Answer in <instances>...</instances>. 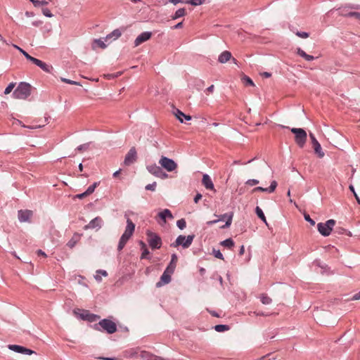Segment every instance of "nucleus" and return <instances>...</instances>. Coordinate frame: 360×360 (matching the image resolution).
<instances>
[{
	"label": "nucleus",
	"mask_w": 360,
	"mask_h": 360,
	"mask_svg": "<svg viewBox=\"0 0 360 360\" xmlns=\"http://www.w3.org/2000/svg\"><path fill=\"white\" fill-rule=\"evenodd\" d=\"M291 132L293 133L295 136V141L296 143L300 147L302 148L307 141V133L306 131L301 128H292Z\"/></svg>",
	"instance_id": "7ed1b4c3"
},
{
	"label": "nucleus",
	"mask_w": 360,
	"mask_h": 360,
	"mask_svg": "<svg viewBox=\"0 0 360 360\" xmlns=\"http://www.w3.org/2000/svg\"><path fill=\"white\" fill-rule=\"evenodd\" d=\"M205 0H188L186 4H191L193 6H200L205 3Z\"/></svg>",
	"instance_id": "37998d69"
},
{
	"label": "nucleus",
	"mask_w": 360,
	"mask_h": 360,
	"mask_svg": "<svg viewBox=\"0 0 360 360\" xmlns=\"http://www.w3.org/2000/svg\"><path fill=\"white\" fill-rule=\"evenodd\" d=\"M131 356L141 360H150L152 354L146 351H141L136 348L131 349Z\"/></svg>",
	"instance_id": "1a4fd4ad"
},
{
	"label": "nucleus",
	"mask_w": 360,
	"mask_h": 360,
	"mask_svg": "<svg viewBox=\"0 0 360 360\" xmlns=\"http://www.w3.org/2000/svg\"><path fill=\"white\" fill-rule=\"evenodd\" d=\"M137 159V153L136 150V148L134 147H132L130 148L129 152L125 156L124 163L126 165H130L133 164L134 162H136Z\"/></svg>",
	"instance_id": "9b49d317"
},
{
	"label": "nucleus",
	"mask_w": 360,
	"mask_h": 360,
	"mask_svg": "<svg viewBox=\"0 0 360 360\" xmlns=\"http://www.w3.org/2000/svg\"><path fill=\"white\" fill-rule=\"evenodd\" d=\"M221 245L226 248H231L234 245V242L231 238H229L221 242Z\"/></svg>",
	"instance_id": "f704fd0d"
},
{
	"label": "nucleus",
	"mask_w": 360,
	"mask_h": 360,
	"mask_svg": "<svg viewBox=\"0 0 360 360\" xmlns=\"http://www.w3.org/2000/svg\"><path fill=\"white\" fill-rule=\"evenodd\" d=\"M177 259V256L175 254H173L172 255L171 262L165 270H167V271H169V273H174L176 265Z\"/></svg>",
	"instance_id": "c85d7f7f"
},
{
	"label": "nucleus",
	"mask_w": 360,
	"mask_h": 360,
	"mask_svg": "<svg viewBox=\"0 0 360 360\" xmlns=\"http://www.w3.org/2000/svg\"><path fill=\"white\" fill-rule=\"evenodd\" d=\"M245 252V248H244V245H242L240 247V251H239V255H243Z\"/></svg>",
	"instance_id": "338daca9"
},
{
	"label": "nucleus",
	"mask_w": 360,
	"mask_h": 360,
	"mask_svg": "<svg viewBox=\"0 0 360 360\" xmlns=\"http://www.w3.org/2000/svg\"><path fill=\"white\" fill-rule=\"evenodd\" d=\"M255 212L258 217L261 219L266 225H268L266 217L262 209L259 207H257Z\"/></svg>",
	"instance_id": "473e14b6"
},
{
	"label": "nucleus",
	"mask_w": 360,
	"mask_h": 360,
	"mask_svg": "<svg viewBox=\"0 0 360 360\" xmlns=\"http://www.w3.org/2000/svg\"><path fill=\"white\" fill-rule=\"evenodd\" d=\"M13 47L15 48L16 49H18L21 53L23 54V56L28 60H31L32 58H33L32 56H31L30 55H29L25 51H24L23 49H22L20 47L18 46L17 45H13Z\"/></svg>",
	"instance_id": "4c0bfd02"
},
{
	"label": "nucleus",
	"mask_w": 360,
	"mask_h": 360,
	"mask_svg": "<svg viewBox=\"0 0 360 360\" xmlns=\"http://www.w3.org/2000/svg\"><path fill=\"white\" fill-rule=\"evenodd\" d=\"M214 89V86L211 85L205 89V92L207 95H209L210 94L213 92Z\"/></svg>",
	"instance_id": "6e6d98bb"
},
{
	"label": "nucleus",
	"mask_w": 360,
	"mask_h": 360,
	"mask_svg": "<svg viewBox=\"0 0 360 360\" xmlns=\"http://www.w3.org/2000/svg\"><path fill=\"white\" fill-rule=\"evenodd\" d=\"M233 217V212L226 213V214L220 215L219 219V221L226 219V224L221 226V229L228 228L231 226V224L232 223Z\"/></svg>",
	"instance_id": "a211bd4d"
},
{
	"label": "nucleus",
	"mask_w": 360,
	"mask_h": 360,
	"mask_svg": "<svg viewBox=\"0 0 360 360\" xmlns=\"http://www.w3.org/2000/svg\"><path fill=\"white\" fill-rule=\"evenodd\" d=\"M102 222V219L99 217H97L92 219L87 225L84 226V229L87 230L89 229L101 228Z\"/></svg>",
	"instance_id": "f3484780"
},
{
	"label": "nucleus",
	"mask_w": 360,
	"mask_h": 360,
	"mask_svg": "<svg viewBox=\"0 0 360 360\" xmlns=\"http://www.w3.org/2000/svg\"><path fill=\"white\" fill-rule=\"evenodd\" d=\"M42 13H43V14H44L45 16H46V17H48V18H51V17H53V14L51 13V12L50 11V10H49V9H48V8H44V9L42 10Z\"/></svg>",
	"instance_id": "603ef678"
},
{
	"label": "nucleus",
	"mask_w": 360,
	"mask_h": 360,
	"mask_svg": "<svg viewBox=\"0 0 360 360\" xmlns=\"http://www.w3.org/2000/svg\"><path fill=\"white\" fill-rule=\"evenodd\" d=\"M89 147V144L88 143H86V144H83V145H80L79 146H78L76 150L81 152L84 150H86Z\"/></svg>",
	"instance_id": "5fc2aeb1"
},
{
	"label": "nucleus",
	"mask_w": 360,
	"mask_h": 360,
	"mask_svg": "<svg viewBox=\"0 0 360 360\" xmlns=\"http://www.w3.org/2000/svg\"><path fill=\"white\" fill-rule=\"evenodd\" d=\"M61 80L63 82H65L67 84H75V85H80L79 83L75 82V81H72V80H70V79H66V78H61Z\"/></svg>",
	"instance_id": "8fccbe9b"
},
{
	"label": "nucleus",
	"mask_w": 360,
	"mask_h": 360,
	"mask_svg": "<svg viewBox=\"0 0 360 360\" xmlns=\"http://www.w3.org/2000/svg\"><path fill=\"white\" fill-rule=\"evenodd\" d=\"M150 360H163V359L160 356H158L152 354V356L150 357Z\"/></svg>",
	"instance_id": "e2e57ef3"
},
{
	"label": "nucleus",
	"mask_w": 360,
	"mask_h": 360,
	"mask_svg": "<svg viewBox=\"0 0 360 360\" xmlns=\"http://www.w3.org/2000/svg\"><path fill=\"white\" fill-rule=\"evenodd\" d=\"M94 278L95 279L98 281V282H101L102 278H101V276H100V274H98V271H96V275L94 276Z\"/></svg>",
	"instance_id": "680f3d73"
},
{
	"label": "nucleus",
	"mask_w": 360,
	"mask_h": 360,
	"mask_svg": "<svg viewBox=\"0 0 360 360\" xmlns=\"http://www.w3.org/2000/svg\"><path fill=\"white\" fill-rule=\"evenodd\" d=\"M148 242L153 249H159L162 245L161 238L155 233L147 231Z\"/></svg>",
	"instance_id": "0eeeda50"
},
{
	"label": "nucleus",
	"mask_w": 360,
	"mask_h": 360,
	"mask_svg": "<svg viewBox=\"0 0 360 360\" xmlns=\"http://www.w3.org/2000/svg\"><path fill=\"white\" fill-rule=\"evenodd\" d=\"M81 236V234L77 233H75L72 238L67 243V245L70 248H74L75 245L77 243V242L80 240Z\"/></svg>",
	"instance_id": "7c9ffc66"
},
{
	"label": "nucleus",
	"mask_w": 360,
	"mask_h": 360,
	"mask_svg": "<svg viewBox=\"0 0 360 360\" xmlns=\"http://www.w3.org/2000/svg\"><path fill=\"white\" fill-rule=\"evenodd\" d=\"M32 216V212L30 210H20L18 212V219L21 222L28 221Z\"/></svg>",
	"instance_id": "6ab92c4d"
},
{
	"label": "nucleus",
	"mask_w": 360,
	"mask_h": 360,
	"mask_svg": "<svg viewBox=\"0 0 360 360\" xmlns=\"http://www.w3.org/2000/svg\"><path fill=\"white\" fill-rule=\"evenodd\" d=\"M140 244L141 245V248L143 249V252H142V255H141V259L146 258V256L149 254V251L147 249L146 245V244L143 242L141 241Z\"/></svg>",
	"instance_id": "58836bf2"
},
{
	"label": "nucleus",
	"mask_w": 360,
	"mask_h": 360,
	"mask_svg": "<svg viewBox=\"0 0 360 360\" xmlns=\"http://www.w3.org/2000/svg\"><path fill=\"white\" fill-rule=\"evenodd\" d=\"M8 347L9 349L14 351L15 352H18V353H21V354H27V355H31V354H35L34 351L27 349V348L24 347L20 345H9L8 346Z\"/></svg>",
	"instance_id": "f8f14e48"
},
{
	"label": "nucleus",
	"mask_w": 360,
	"mask_h": 360,
	"mask_svg": "<svg viewBox=\"0 0 360 360\" xmlns=\"http://www.w3.org/2000/svg\"><path fill=\"white\" fill-rule=\"evenodd\" d=\"M37 254L39 255V256H42L44 257H46V254L43 252L41 250H38L37 251Z\"/></svg>",
	"instance_id": "052dcab7"
},
{
	"label": "nucleus",
	"mask_w": 360,
	"mask_h": 360,
	"mask_svg": "<svg viewBox=\"0 0 360 360\" xmlns=\"http://www.w3.org/2000/svg\"><path fill=\"white\" fill-rule=\"evenodd\" d=\"M296 35L303 39L308 38L309 36V33L306 32H297Z\"/></svg>",
	"instance_id": "de8ad7c7"
},
{
	"label": "nucleus",
	"mask_w": 360,
	"mask_h": 360,
	"mask_svg": "<svg viewBox=\"0 0 360 360\" xmlns=\"http://www.w3.org/2000/svg\"><path fill=\"white\" fill-rule=\"evenodd\" d=\"M105 39H94L93 43H92V49H96V48L98 47H100L101 49H105L107 47V45L105 44Z\"/></svg>",
	"instance_id": "c756f323"
},
{
	"label": "nucleus",
	"mask_w": 360,
	"mask_h": 360,
	"mask_svg": "<svg viewBox=\"0 0 360 360\" xmlns=\"http://www.w3.org/2000/svg\"><path fill=\"white\" fill-rule=\"evenodd\" d=\"M127 224L124 233L131 236L135 229V224L129 218L127 219Z\"/></svg>",
	"instance_id": "bb28decb"
},
{
	"label": "nucleus",
	"mask_w": 360,
	"mask_h": 360,
	"mask_svg": "<svg viewBox=\"0 0 360 360\" xmlns=\"http://www.w3.org/2000/svg\"><path fill=\"white\" fill-rule=\"evenodd\" d=\"M262 76H264V77L268 78V77H270L271 75V73H269V72H263V73L262 74Z\"/></svg>",
	"instance_id": "774afa93"
},
{
	"label": "nucleus",
	"mask_w": 360,
	"mask_h": 360,
	"mask_svg": "<svg viewBox=\"0 0 360 360\" xmlns=\"http://www.w3.org/2000/svg\"><path fill=\"white\" fill-rule=\"evenodd\" d=\"M176 225L180 229H184L186 226V222L184 219H181L177 221Z\"/></svg>",
	"instance_id": "a18cd8bd"
},
{
	"label": "nucleus",
	"mask_w": 360,
	"mask_h": 360,
	"mask_svg": "<svg viewBox=\"0 0 360 360\" xmlns=\"http://www.w3.org/2000/svg\"><path fill=\"white\" fill-rule=\"evenodd\" d=\"M174 115L181 123H186L192 120V117L189 114H174Z\"/></svg>",
	"instance_id": "cd10ccee"
},
{
	"label": "nucleus",
	"mask_w": 360,
	"mask_h": 360,
	"mask_svg": "<svg viewBox=\"0 0 360 360\" xmlns=\"http://www.w3.org/2000/svg\"><path fill=\"white\" fill-rule=\"evenodd\" d=\"M48 2L46 1H39L37 0L36 2H34V6L35 7H39L41 6L47 5Z\"/></svg>",
	"instance_id": "3c124183"
},
{
	"label": "nucleus",
	"mask_w": 360,
	"mask_h": 360,
	"mask_svg": "<svg viewBox=\"0 0 360 360\" xmlns=\"http://www.w3.org/2000/svg\"><path fill=\"white\" fill-rule=\"evenodd\" d=\"M202 198V195L200 193H197V195L194 198V202L198 203L200 200Z\"/></svg>",
	"instance_id": "bf43d9fd"
},
{
	"label": "nucleus",
	"mask_w": 360,
	"mask_h": 360,
	"mask_svg": "<svg viewBox=\"0 0 360 360\" xmlns=\"http://www.w3.org/2000/svg\"><path fill=\"white\" fill-rule=\"evenodd\" d=\"M158 217L162 220L163 223H166V219L169 218L172 219L174 218L171 211L168 209H165L158 214Z\"/></svg>",
	"instance_id": "5701e85b"
},
{
	"label": "nucleus",
	"mask_w": 360,
	"mask_h": 360,
	"mask_svg": "<svg viewBox=\"0 0 360 360\" xmlns=\"http://www.w3.org/2000/svg\"><path fill=\"white\" fill-rule=\"evenodd\" d=\"M32 91V86L27 82H20L13 91V96L16 99L25 100L27 98Z\"/></svg>",
	"instance_id": "f257e3e1"
},
{
	"label": "nucleus",
	"mask_w": 360,
	"mask_h": 360,
	"mask_svg": "<svg viewBox=\"0 0 360 360\" xmlns=\"http://www.w3.org/2000/svg\"><path fill=\"white\" fill-rule=\"evenodd\" d=\"M131 238V236L127 235L126 233H123L120 239L119 244L117 246V250L119 251H121L124 247L125 246L126 243H127L128 240Z\"/></svg>",
	"instance_id": "a878e982"
},
{
	"label": "nucleus",
	"mask_w": 360,
	"mask_h": 360,
	"mask_svg": "<svg viewBox=\"0 0 360 360\" xmlns=\"http://www.w3.org/2000/svg\"><path fill=\"white\" fill-rule=\"evenodd\" d=\"M89 195L87 194V193L85 191L82 193H80V194H77L75 198H79V199H82V198H86V196H88Z\"/></svg>",
	"instance_id": "13d9d810"
},
{
	"label": "nucleus",
	"mask_w": 360,
	"mask_h": 360,
	"mask_svg": "<svg viewBox=\"0 0 360 360\" xmlns=\"http://www.w3.org/2000/svg\"><path fill=\"white\" fill-rule=\"evenodd\" d=\"M194 236H179L176 239V241L172 244V246L176 248L179 245H182L184 248H188L192 243Z\"/></svg>",
	"instance_id": "423d86ee"
},
{
	"label": "nucleus",
	"mask_w": 360,
	"mask_h": 360,
	"mask_svg": "<svg viewBox=\"0 0 360 360\" xmlns=\"http://www.w3.org/2000/svg\"><path fill=\"white\" fill-rule=\"evenodd\" d=\"M335 224V220L329 219L326 223H319L317 225V228L321 235L324 236H328L330 235Z\"/></svg>",
	"instance_id": "39448f33"
},
{
	"label": "nucleus",
	"mask_w": 360,
	"mask_h": 360,
	"mask_svg": "<svg viewBox=\"0 0 360 360\" xmlns=\"http://www.w3.org/2000/svg\"><path fill=\"white\" fill-rule=\"evenodd\" d=\"M260 300L264 304H269L271 302V299L264 294L261 295Z\"/></svg>",
	"instance_id": "e433bc0d"
},
{
	"label": "nucleus",
	"mask_w": 360,
	"mask_h": 360,
	"mask_svg": "<svg viewBox=\"0 0 360 360\" xmlns=\"http://www.w3.org/2000/svg\"><path fill=\"white\" fill-rule=\"evenodd\" d=\"M231 53L228 51H223L218 58V61L221 63H225L231 59Z\"/></svg>",
	"instance_id": "393cba45"
},
{
	"label": "nucleus",
	"mask_w": 360,
	"mask_h": 360,
	"mask_svg": "<svg viewBox=\"0 0 360 360\" xmlns=\"http://www.w3.org/2000/svg\"><path fill=\"white\" fill-rule=\"evenodd\" d=\"M347 17L354 18L358 20H360V13L358 12H349L346 15Z\"/></svg>",
	"instance_id": "c03bdc74"
},
{
	"label": "nucleus",
	"mask_w": 360,
	"mask_h": 360,
	"mask_svg": "<svg viewBox=\"0 0 360 360\" xmlns=\"http://www.w3.org/2000/svg\"><path fill=\"white\" fill-rule=\"evenodd\" d=\"M309 136L311 139V143L315 153L318 155L319 158H323L324 156V153L321 150V146L320 143L316 140L313 134L310 133Z\"/></svg>",
	"instance_id": "ddd939ff"
},
{
	"label": "nucleus",
	"mask_w": 360,
	"mask_h": 360,
	"mask_svg": "<svg viewBox=\"0 0 360 360\" xmlns=\"http://www.w3.org/2000/svg\"><path fill=\"white\" fill-rule=\"evenodd\" d=\"M99 182H95L93 185L90 186L86 191L87 194L89 195L93 193L96 189V188L98 186Z\"/></svg>",
	"instance_id": "79ce46f5"
},
{
	"label": "nucleus",
	"mask_w": 360,
	"mask_h": 360,
	"mask_svg": "<svg viewBox=\"0 0 360 360\" xmlns=\"http://www.w3.org/2000/svg\"><path fill=\"white\" fill-rule=\"evenodd\" d=\"M173 273H169L167 270H165L160 277V281L157 283V286L160 287L162 284H167L171 281V275Z\"/></svg>",
	"instance_id": "412c9836"
},
{
	"label": "nucleus",
	"mask_w": 360,
	"mask_h": 360,
	"mask_svg": "<svg viewBox=\"0 0 360 360\" xmlns=\"http://www.w3.org/2000/svg\"><path fill=\"white\" fill-rule=\"evenodd\" d=\"M147 170L153 175L160 179H167L168 175L164 172L162 168L155 164L150 165L146 167Z\"/></svg>",
	"instance_id": "6e6552de"
},
{
	"label": "nucleus",
	"mask_w": 360,
	"mask_h": 360,
	"mask_svg": "<svg viewBox=\"0 0 360 360\" xmlns=\"http://www.w3.org/2000/svg\"><path fill=\"white\" fill-rule=\"evenodd\" d=\"M159 164L161 167L165 169L168 172H172L176 170L178 165L172 159L165 156H162L159 160Z\"/></svg>",
	"instance_id": "20e7f679"
},
{
	"label": "nucleus",
	"mask_w": 360,
	"mask_h": 360,
	"mask_svg": "<svg viewBox=\"0 0 360 360\" xmlns=\"http://www.w3.org/2000/svg\"><path fill=\"white\" fill-rule=\"evenodd\" d=\"M214 329L217 332H224L228 330L229 327L227 325H217L215 326Z\"/></svg>",
	"instance_id": "ea45409f"
},
{
	"label": "nucleus",
	"mask_w": 360,
	"mask_h": 360,
	"mask_svg": "<svg viewBox=\"0 0 360 360\" xmlns=\"http://www.w3.org/2000/svg\"><path fill=\"white\" fill-rule=\"evenodd\" d=\"M30 62L40 68L45 72L51 73L53 70V68L51 65L47 64L36 58L33 57Z\"/></svg>",
	"instance_id": "9d476101"
},
{
	"label": "nucleus",
	"mask_w": 360,
	"mask_h": 360,
	"mask_svg": "<svg viewBox=\"0 0 360 360\" xmlns=\"http://www.w3.org/2000/svg\"><path fill=\"white\" fill-rule=\"evenodd\" d=\"M97 271H98V274H100L105 277L108 276V273L105 270H98Z\"/></svg>",
	"instance_id": "69168bd1"
},
{
	"label": "nucleus",
	"mask_w": 360,
	"mask_h": 360,
	"mask_svg": "<svg viewBox=\"0 0 360 360\" xmlns=\"http://www.w3.org/2000/svg\"><path fill=\"white\" fill-rule=\"evenodd\" d=\"M202 184L207 189L215 191L212 181L208 174L202 176Z\"/></svg>",
	"instance_id": "aec40b11"
},
{
	"label": "nucleus",
	"mask_w": 360,
	"mask_h": 360,
	"mask_svg": "<svg viewBox=\"0 0 360 360\" xmlns=\"http://www.w3.org/2000/svg\"><path fill=\"white\" fill-rule=\"evenodd\" d=\"M39 116L35 118L32 122V127L34 128L44 127L48 121L49 117L46 116V114H39Z\"/></svg>",
	"instance_id": "4468645a"
},
{
	"label": "nucleus",
	"mask_w": 360,
	"mask_h": 360,
	"mask_svg": "<svg viewBox=\"0 0 360 360\" xmlns=\"http://www.w3.org/2000/svg\"><path fill=\"white\" fill-rule=\"evenodd\" d=\"M185 14H186L185 8H179L175 12L174 15L172 17V20H176L179 18L184 16Z\"/></svg>",
	"instance_id": "72a5a7b5"
},
{
	"label": "nucleus",
	"mask_w": 360,
	"mask_h": 360,
	"mask_svg": "<svg viewBox=\"0 0 360 360\" xmlns=\"http://www.w3.org/2000/svg\"><path fill=\"white\" fill-rule=\"evenodd\" d=\"M101 328L110 334L117 331L116 324L113 321L106 319L100 321L97 324L94 325V328L97 330H101Z\"/></svg>",
	"instance_id": "f03ea898"
},
{
	"label": "nucleus",
	"mask_w": 360,
	"mask_h": 360,
	"mask_svg": "<svg viewBox=\"0 0 360 360\" xmlns=\"http://www.w3.org/2000/svg\"><path fill=\"white\" fill-rule=\"evenodd\" d=\"M213 255L215 257L218 258V259H224V257H223V255L221 254V252H220V250H215L214 249L213 250Z\"/></svg>",
	"instance_id": "49530a36"
},
{
	"label": "nucleus",
	"mask_w": 360,
	"mask_h": 360,
	"mask_svg": "<svg viewBox=\"0 0 360 360\" xmlns=\"http://www.w3.org/2000/svg\"><path fill=\"white\" fill-rule=\"evenodd\" d=\"M241 79L245 85L255 86L253 81L246 75H243Z\"/></svg>",
	"instance_id": "c9c22d12"
},
{
	"label": "nucleus",
	"mask_w": 360,
	"mask_h": 360,
	"mask_svg": "<svg viewBox=\"0 0 360 360\" xmlns=\"http://www.w3.org/2000/svg\"><path fill=\"white\" fill-rule=\"evenodd\" d=\"M15 83L14 82H11L10 83L7 87L4 90V94L7 95V94H9L13 90V89L15 88Z\"/></svg>",
	"instance_id": "a19ab883"
},
{
	"label": "nucleus",
	"mask_w": 360,
	"mask_h": 360,
	"mask_svg": "<svg viewBox=\"0 0 360 360\" xmlns=\"http://www.w3.org/2000/svg\"><path fill=\"white\" fill-rule=\"evenodd\" d=\"M152 33L150 32H144L140 34L134 41V46H138L142 43L150 39Z\"/></svg>",
	"instance_id": "2eb2a0df"
},
{
	"label": "nucleus",
	"mask_w": 360,
	"mask_h": 360,
	"mask_svg": "<svg viewBox=\"0 0 360 360\" xmlns=\"http://www.w3.org/2000/svg\"><path fill=\"white\" fill-rule=\"evenodd\" d=\"M156 188V182H153V184H150L146 186V189L148 191H155Z\"/></svg>",
	"instance_id": "09e8293b"
},
{
	"label": "nucleus",
	"mask_w": 360,
	"mask_h": 360,
	"mask_svg": "<svg viewBox=\"0 0 360 360\" xmlns=\"http://www.w3.org/2000/svg\"><path fill=\"white\" fill-rule=\"evenodd\" d=\"M277 186V182L276 181H273L271 183V185L269 188H263V187H256L253 189V191L255 192V191H266V192H269V193H273L276 188Z\"/></svg>",
	"instance_id": "4be33fe9"
},
{
	"label": "nucleus",
	"mask_w": 360,
	"mask_h": 360,
	"mask_svg": "<svg viewBox=\"0 0 360 360\" xmlns=\"http://www.w3.org/2000/svg\"><path fill=\"white\" fill-rule=\"evenodd\" d=\"M122 34V32L119 29L114 30L111 33L108 34L105 38V41H108L109 40H115L118 39Z\"/></svg>",
	"instance_id": "b1692460"
},
{
	"label": "nucleus",
	"mask_w": 360,
	"mask_h": 360,
	"mask_svg": "<svg viewBox=\"0 0 360 360\" xmlns=\"http://www.w3.org/2000/svg\"><path fill=\"white\" fill-rule=\"evenodd\" d=\"M259 184V181L257 179H249L246 181V184L249 186H255Z\"/></svg>",
	"instance_id": "864d4df0"
},
{
	"label": "nucleus",
	"mask_w": 360,
	"mask_h": 360,
	"mask_svg": "<svg viewBox=\"0 0 360 360\" xmlns=\"http://www.w3.org/2000/svg\"><path fill=\"white\" fill-rule=\"evenodd\" d=\"M304 219L306 221H309L311 225L314 226L315 224V221L312 219H311L309 214H304Z\"/></svg>",
	"instance_id": "4d7b16f0"
},
{
	"label": "nucleus",
	"mask_w": 360,
	"mask_h": 360,
	"mask_svg": "<svg viewBox=\"0 0 360 360\" xmlns=\"http://www.w3.org/2000/svg\"><path fill=\"white\" fill-rule=\"evenodd\" d=\"M297 53L302 57L303 58H304L307 61H311L314 59V57L313 56H311V55H309L307 53H306L302 49H301L300 48H297Z\"/></svg>",
	"instance_id": "2f4dec72"
},
{
	"label": "nucleus",
	"mask_w": 360,
	"mask_h": 360,
	"mask_svg": "<svg viewBox=\"0 0 360 360\" xmlns=\"http://www.w3.org/2000/svg\"><path fill=\"white\" fill-rule=\"evenodd\" d=\"M352 300H360V291L355 294L352 298Z\"/></svg>",
	"instance_id": "0e129e2a"
},
{
	"label": "nucleus",
	"mask_w": 360,
	"mask_h": 360,
	"mask_svg": "<svg viewBox=\"0 0 360 360\" xmlns=\"http://www.w3.org/2000/svg\"><path fill=\"white\" fill-rule=\"evenodd\" d=\"M78 311L81 312L79 314L80 317L84 320H88L91 322L96 321L99 317L95 314H90L86 310L77 309Z\"/></svg>",
	"instance_id": "dca6fc26"
}]
</instances>
